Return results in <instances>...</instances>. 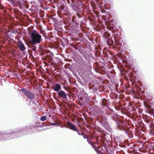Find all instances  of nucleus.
Wrapping results in <instances>:
<instances>
[{
  "instance_id": "4468645a",
  "label": "nucleus",
  "mask_w": 154,
  "mask_h": 154,
  "mask_svg": "<svg viewBox=\"0 0 154 154\" xmlns=\"http://www.w3.org/2000/svg\"><path fill=\"white\" fill-rule=\"evenodd\" d=\"M47 119V117L46 116H44L40 118V119L42 121H44Z\"/></svg>"
},
{
  "instance_id": "2eb2a0df",
  "label": "nucleus",
  "mask_w": 154,
  "mask_h": 154,
  "mask_svg": "<svg viewBox=\"0 0 154 154\" xmlns=\"http://www.w3.org/2000/svg\"><path fill=\"white\" fill-rule=\"evenodd\" d=\"M35 45H33L31 47L32 49L34 51H35L36 50V46Z\"/></svg>"
},
{
  "instance_id": "6e6552de",
  "label": "nucleus",
  "mask_w": 154,
  "mask_h": 154,
  "mask_svg": "<svg viewBox=\"0 0 154 154\" xmlns=\"http://www.w3.org/2000/svg\"><path fill=\"white\" fill-rule=\"evenodd\" d=\"M107 44L109 45H112L114 44L113 40L111 38H109L107 41Z\"/></svg>"
},
{
  "instance_id": "a878e982",
  "label": "nucleus",
  "mask_w": 154,
  "mask_h": 154,
  "mask_svg": "<svg viewBox=\"0 0 154 154\" xmlns=\"http://www.w3.org/2000/svg\"><path fill=\"white\" fill-rule=\"evenodd\" d=\"M15 32L17 33H18V31H17V30H16Z\"/></svg>"
},
{
  "instance_id": "4be33fe9",
  "label": "nucleus",
  "mask_w": 154,
  "mask_h": 154,
  "mask_svg": "<svg viewBox=\"0 0 154 154\" xmlns=\"http://www.w3.org/2000/svg\"><path fill=\"white\" fill-rule=\"evenodd\" d=\"M71 46H72V47H73L75 49H76V46H75V45L73 46H72V45H71Z\"/></svg>"
},
{
  "instance_id": "c756f323",
  "label": "nucleus",
  "mask_w": 154,
  "mask_h": 154,
  "mask_svg": "<svg viewBox=\"0 0 154 154\" xmlns=\"http://www.w3.org/2000/svg\"><path fill=\"white\" fill-rule=\"evenodd\" d=\"M39 46H41V45H39Z\"/></svg>"
},
{
  "instance_id": "dca6fc26",
  "label": "nucleus",
  "mask_w": 154,
  "mask_h": 154,
  "mask_svg": "<svg viewBox=\"0 0 154 154\" xmlns=\"http://www.w3.org/2000/svg\"><path fill=\"white\" fill-rule=\"evenodd\" d=\"M107 28L108 29L110 30H112L113 28V27L111 26L110 25L107 26Z\"/></svg>"
},
{
  "instance_id": "cd10ccee",
  "label": "nucleus",
  "mask_w": 154,
  "mask_h": 154,
  "mask_svg": "<svg viewBox=\"0 0 154 154\" xmlns=\"http://www.w3.org/2000/svg\"><path fill=\"white\" fill-rule=\"evenodd\" d=\"M68 3H70V2H69H69H68Z\"/></svg>"
},
{
  "instance_id": "1a4fd4ad",
  "label": "nucleus",
  "mask_w": 154,
  "mask_h": 154,
  "mask_svg": "<svg viewBox=\"0 0 154 154\" xmlns=\"http://www.w3.org/2000/svg\"><path fill=\"white\" fill-rule=\"evenodd\" d=\"M102 105L104 106H108V101L105 99H104L102 100Z\"/></svg>"
},
{
  "instance_id": "bb28decb",
  "label": "nucleus",
  "mask_w": 154,
  "mask_h": 154,
  "mask_svg": "<svg viewBox=\"0 0 154 154\" xmlns=\"http://www.w3.org/2000/svg\"><path fill=\"white\" fill-rule=\"evenodd\" d=\"M36 102H37V103H38V100H36Z\"/></svg>"
},
{
  "instance_id": "c85d7f7f",
  "label": "nucleus",
  "mask_w": 154,
  "mask_h": 154,
  "mask_svg": "<svg viewBox=\"0 0 154 154\" xmlns=\"http://www.w3.org/2000/svg\"><path fill=\"white\" fill-rule=\"evenodd\" d=\"M105 118L106 119V120L107 119L106 118Z\"/></svg>"
},
{
  "instance_id": "a211bd4d",
  "label": "nucleus",
  "mask_w": 154,
  "mask_h": 154,
  "mask_svg": "<svg viewBox=\"0 0 154 154\" xmlns=\"http://www.w3.org/2000/svg\"><path fill=\"white\" fill-rule=\"evenodd\" d=\"M87 140L88 143L90 145H91L93 143L91 141V140L90 139H88Z\"/></svg>"
},
{
  "instance_id": "412c9836",
  "label": "nucleus",
  "mask_w": 154,
  "mask_h": 154,
  "mask_svg": "<svg viewBox=\"0 0 154 154\" xmlns=\"http://www.w3.org/2000/svg\"><path fill=\"white\" fill-rule=\"evenodd\" d=\"M18 4L19 5L20 8H21V7H22V5H21L20 3H19V2H18Z\"/></svg>"
},
{
  "instance_id": "6ab92c4d",
  "label": "nucleus",
  "mask_w": 154,
  "mask_h": 154,
  "mask_svg": "<svg viewBox=\"0 0 154 154\" xmlns=\"http://www.w3.org/2000/svg\"><path fill=\"white\" fill-rule=\"evenodd\" d=\"M35 101H33L32 103L33 104H35V106H38V104H35Z\"/></svg>"
},
{
  "instance_id": "f3484780",
  "label": "nucleus",
  "mask_w": 154,
  "mask_h": 154,
  "mask_svg": "<svg viewBox=\"0 0 154 154\" xmlns=\"http://www.w3.org/2000/svg\"><path fill=\"white\" fill-rule=\"evenodd\" d=\"M91 145L93 148H94L95 150H96L97 148V147L93 143Z\"/></svg>"
},
{
  "instance_id": "423d86ee",
  "label": "nucleus",
  "mask_w": 154,
  "mask_h": 154,
  "mask_svg": "<svg viewBox=\"0 0 154 154\" xmlns=\"http://www.w3.org/2000/svg\"><path fill=\"white\" fill-rule=\"evenodd\" d=\"M58 95L60 97H62L64 98H66L67 97V94L65 93V92L61 91L58 93Z\"/></svg>"
},
{
  "instance_id": "f03ea898",
  "label": "nucleus",
  "mask_w": 154,
  "mask_h": 154,
  "mask_svg": "<svg viewBox=\"0 0 154 154\" xmlns=\"http://www.w3.org/2000/svg\"><path fill=\"white\" fill-rule=\"evenodd\" d=\"M111 118L113 120L116 121L117 125L118 128L120 130H125V128L124 126V124L123 122H120L118 119V116L117 114H115L111 116Z\"/></svg>"
},
{
  "instance_id": "7ed1b4c3",
  "label": "nucleus",
  "mask_w": 154,
  "mask_h": 154,
  "mask_svg": "<svg viewBox=\"0 0 154 154\" xmlns=\"http://www.w3.org/2000/svg\"><path fill=\"white\" fill-rule=\"evenodd\" d=\"M26 96V97L30 100L33 99L35 97V94L30 91L26 88L21 89L20 90Z\"/></svg>"
},
{
  "instance_id": "39448f33",
  "label": "nucleus",
  "mask_w": 154,
  "mask_h": 154,
  "mask_svg": "<svg viewBox=\"0 0 154 154\" xmlns=\"http://www.w3.org/2000/svg\"><path fill=\"white\" fill-rule=\"evenodd\" d=\"M67 125L69 127V128H70V129L74 131H77V128L75 127V126H76L75 125H73L71 123H70L69 122H68Z\"/></svg>"
},
{
  "instance_id": "aec40b11",
  "label": "nucleus",
  "mask_w": 154,
  "mask_h": 154,
  "mask_svg": "<svg viewBox=\"0 0 154 154\" xmlns=\"http://www.w3.org/2000/svg\"><path fill=\"white\" fill-rule=\"evenodd\" d=\"M56 123H51V125H56Z\"/></svg>"
},
{
  "instance_id": "20e7f679",
  "label": "nucleus",
  "mask_w": 154,
  "mask_h": 154,
  "mask_svg": "<svg viewBox=\"0 0 154 154\" xmlns=\"http://www.w3.org/2000/svg\"><path fill=\"white\" fill-rule=\"evenodd\" d=\"M17 45L19 50L22 52L24 51L26 49L24 44L21 41H18Z\"/></svg>"
},
{
  "instance_id": "7c9ffc66",
  "label": "nucleus",
  "mask_w": 154,
  "mask_h": 154,
  "mask_svg": "<svg viewBox=\"0 0 154 154\" xmlns=\"http://www.w3.org/2000/svg\"><path fill=\"white\" fill-rule=\"evenodd\" d=\"M13 32H13H13H12V33H13Z\"/></svg>"
},
{
  "instance_id": "b1692460",
  "label": "nucleus",
  "mask_w": 154,
  "mask_h": 154,
  "mask_svg": "<svg viewBox=\"0 0 154 154\" xmlns=\"http://www.w3.org/2000/svg\"><path fill=\"white\" fill-rule=\"evenodd\" d=\"M83 99V98L82 97H80L79 99L80 100H82Z\"/></svg>"
},
{
  "instance_id": "f257e3e1",
  "label": "nucleus",
  "mask_w": 154,
  "mask_h": 154,
  "mask_svg": "<svg viewBox=\"0 0 154 154\" xmlns=\"http://www.w3.org/2000/svg\"><path fill=\"white\" fill-rule=\"evenodd\" d=\"M30 35L31 40V43L32 45L39 44L42 41V36L36 30H33L32 32H29Z\"/></svg>"
},
{
  "instance_id": "f8f14e48",
  "label": "nucleus",
  "mask_w": 154,
  "mask_h": 154,
  "mask_svg": "<svg viewBox=\"0 0 154 154\" xmlns=\"http://www.w3.org/2000/svg\"><path fill=\"white\" fill-rule=\"evenodd\" d=\"M76 131L78 134H79V135H82L83 136V138H84V139H85L86 138V137H85V136L84 135V134L82 133V132L81 131H78L77 129V131Z\"/></svg>"
},
{
  "instance_id": "5701e85b",
  "label": "nucleus",
  "mask_w": 154,
  "mask_h": 154,
  "mask_svg": "<svg viewBox=\"0 0 154 154\" xmlns=\"http://www.w3.org/2000/svg\"><path fill=\"white\" fill-rule=\"evenodd\" d=\"M114 38L115 40V41L116 40V35H115L114 36Z\"/></svg>"
},
{
  "instance_id": "9d476101",
  "label": "nucleus",
  "mask_w": 154,
  "mask_h": 154,
  "mask_svg": "<svg viewBox=\"0 0 154 154\" xmlns=\"http://www.w3.org/2000/svg\"><path fill=\"white\" fill-rule=\"evenodd\" d=\"M110 35V34L108 32H106L104 33L103 35V37L105 38H106L109 37Z\"/></svg>"
},
{
  "instance_id": "0eeeda50",
  "label": "nucleus",
  "mask_w": 154,
  "mask_h": 154,
  "mask_svg": "<svg viewBox=\"0 0 154 154\" xmlns=\"http://www.w3.org/2000/svg\"><path fill=\"white\" fill-rule=\"evenodd\" d=\"M52 89L56 91H59L61 88L60 85L57 83H56L52 87Z\"/></svg>"
},
{
  "instance_id": "ddd939ff",
  "label": "nucleus",
  "mask_w": 154,
  "mask_h": 154,
  "mask_svg": "<svg viewBox=\"0 0 154 154\" xmlns=\"http://www.w3.org/2000/svg\"><path fill=\"white\" fill-rule=\"evenodd\" d=\"M95 150L98 154H104L101 150H99L97 148Z\"/></svg>"
},
{
  "instance_id": "393cba45",
  "label": "nucleus",
  "mask_w": 154,
  "mask_h": 154,
  "mask_svg": "<svg viewBox=\"0 0 154 154\" xmlns=\"http://www.w3.org/2000/svg\"><path fill=\"white\" fill-rule=\"evenodd\" d=\"M3 136V135L2 134L1 135L0 134V137H2Z\"/></svg>"
},
{
  "instance_id": "9b49d317",
  "label": "nucleus",
  "mask_w": 154,
  "mask_h": 154,
  "mask_svg": "<svg viewBox=\"0 0 154 154\" xmlns=\"http://www.w3.org/2000/svg\"><path fill=\"white\" fill-rule=\"evenodd\" d=\"M102 124L103 126H107L108 125V123L106 121H105V120H104L103 119H102Z\"/></svg>"
}]
</instances>
